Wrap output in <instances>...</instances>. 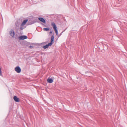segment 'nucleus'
I'll return each mask as SVG.
<instances>
[{"label": "nucleus", "mask_w": 127, "mask_h": 127, "mask_svg": "<svg viewBox=\"0 0 127 127\" xmlns=\"http://www.w3.org/2000/svg\"><path fill=\"white\" fill-rule=\"evenodd\" d=\"M54 35H52L51 37V42L50 43H48V44L44 45L43 47V48L44 49H46L48 48L49 46H51L54 43Z\"/></svg>", "instance_id": "obj_1"}, {"label": "nucleus", "mask_w": 127, "mask_h": 127, "mask_svg": "<svg viewBox=\"0 0 127 127\" xmlns=\"http://www.w3.org/2000/svg\"><path fill=\"white\" fill-rule=\"evenodd\" d=\"M15 70L17 73H19L21 72V69L19 66H18L15 67Z\"/></svg>", "instance_id": "obj_2"}, {"label": "nucleus", "mask_w": 127, "mask_h": 127, "mask_svg": "<svg viewBox=\"0 0 127 127\" xmlns=\"http://www.w3.org/2000/svg\"><path fill=\"white\" fill-rule=\"evenodd\" d=\"M9 33L10 35L12 37H14L15 36V32L13 30H11L9 32Z\"/></svg>", "instance_id": "obj_3"}, {"label": "nucleus", "mask_w": 127, "mask_h": 127, "mask_svg": "<svg viewBox=\"0 0 127 127\" xmlns=\"http://www.w3.org/2000/svg\"><path fill=\"white\" fill-rule=\"evenodd\" d=\"M27 38V37L26 35H23L20 36L19 39L20 40H24Z\"/></svg>", "instance_id": "obj_4"}, {"label": "nucleus", "mask_w": 127, "mask_h": 127, "mask_svg": "<svg viewBox=\"0 0 127 127\" xmlns=\"http://www.w3.org/2000/svg\"><path fill=\"white\" fill-rule=\"evenodd\" d=\"M38 19L42 23L44 24L46 23V21L44 18L42 17H39L38 18Z\"/></svg>", "instance_id": "obj_5"}, {"label": "nucleus", "mask_w": 127, "mask_h": 127, "mask_svg": "<svg viewBox=\"0 0 127 127\" xmlns=\"http://www.w3.org/2000/svg\"><path fill=\"white\" fill-rule=\"evenodd\" d=\"M13 99L16 102H18L19 101V98L16 96H15L13 97Z\"/></svg>", "instance_id": "obj_6"}, {"label": "nucleus", "mask_w": 127, "mask_h": 127, "mask_svg": "<svg viewBox=\"0 0 127 127\" xmlns=\"http://www.w3.org/2000/svg\"><path fill=\"white\" fill-rule=\"evenodd\" d=\"M28 20L27 19H26L24 20L22 22L21 25V26H22L23 25H24L26 23L28 22Z\"/></svg>", "instance_id": "obj_7"}, {"label": "nucleus", "mask_w": 127, "mask_h": 127, "mask_svg": "<svg viewBox=\"0 0 127 127\" xmlns=\"http://www.w3.org/2000/svg\"><path fill=\"white\" fill-rule=\"evenodd\" d=\"M47 82L50 83H52L53 81V80L51 78H48L47 79Z\"/></svg>", "instance_id": "obj_8"}, {"label": "nucleus", "mask_w": 127, "mask_h": 127, "mask_svg": "<svg viewBox=\"0 0 127 127\" xmlns=\"http://www.w3.org/2000/svg\"><path fill=\"white\" fill-rule=\"evenodd\" d=\"M51 25L53 26L54 29L57 28V26L55 23L54 22L52 23Z\"/></svg>", "instance_id": "obj_9"}, {"label": "nucleus", "mask_w": 127, "mask_h": 127, "mask_svg": "<svg viewBox=\"0 0 127 127\" xmlns=\"http://www.w3.org/2000/svg\"><path fill=\"white\" fill-rule=\"evenodd\" d=\"M43 30L46 31H48L49 30V28H44L43 29Z\"/></svg>", "instance_id": "obj_10"}, {"label": "nucleus", "mask_w": 127, "mask_h": 127, "mask_svg": "<svg viewBox=\"0 0 127 127\" xmlns=\"http://www.w3.org/2000/svg\"><path fill=\"white\" fill-rule=\"evenodd\" d=\"M54 31H55V32H56V35H57L58 34V30L57 29H54Z\"/></svg>", "instance_id": "obj_11"}, {"label": "nucleus", "mask_w": 127, "mask_h": 127, "mask_svg": "<svg viewBox=\"0 0 127 127\" xmlns=\"http://www.w3.org/2000/svg\"><path fill=\"white\" fill-rule=\"evenodd\" d=\"M34 22L33 21H31V22H30V25H31L32 24H33L34 23Z\"/></svg>", "instance_id": "obj_12"}, {"label": "nucleus", "mask_w": 127, "mask_h": 127, "mask_svg": "<svg viewBox=\"0 0 127 127\" xmlns=\"http://www.w3.org/2000/svg\"><path fill=\"white\" fill-rule=\"evenodd\" d=\"M33 47V46L31 45H30L29 46V47L30 48H32Z\"/></svg>", "instance_id": "obj_13"}, {"label": "nucleus", "mask_w": 127, "mask_h": 127, "mask_svg": "<svg viewBox=\"0 0 127 127\" xmlns=\"http://www.w3.org/2000/svg\"><path fill=\"white\" fill-rule=\"evenodd\" d=\"M21 27H20V29L21 30H23L24 28H23L22 27V26H21Z\"/></svg>", "instance_id": "obj_14"}, {"label": "nucleus", "mask_w": 127, "mask_h": 127, "mask_svg": "<svg viewBox=\"0 0 127 127\" xmlns=\"http://www.w3.org/2000/svg\"><path fill=\"white\" fill-rule=\"evenodd\" d=\"M45 42H43L41 43V44H43V45H45Z\"/></svg>", "instance_id": "obj_15"}, {"label": "nucleus", "mask_w": 127, "mask_h": 127, "mask_svg": "<svg viewBox=\"0 0 127 127\" xmlns=\"http://www.w3.org/2000/svg\"><path fill=\"white\" fill-rule=\"evenodd\" d=\"M44 42L45 43V44H46V43H48V41H46V42Z\"/></svg>", "instance_id": "obj_16"}, {"label": "nucleus", "mask_w": 127, "mask_h": 127, "mask_svg": "<svg viewBox=\"0 0 127 127\" xmlns=\"http://www.w3.org/2000/svg\"><path fill=\"white\" fill-rule=\"evenodd\" d=\"M52 33V31H50V33L51 34Z\"/></svg>", "instance_id": "obj_17"}, {"label": "nucleus", "mask_w": 127, "mask_h": 127, "mask_svg": "<svg viewBox=\"0 0 127 127\" xmlns=\"http://www.w3.org/2000/svg\"><path fill=\"white\" fill-rule=\"evenodd\" d=\"M63 32H62L60 34V35H61L62 34V33Z\"/></svg>", "instance_id": "obj_18"}, {"label": "nucleus", "mask_w": 127, "mask_h": 127, "mask_svg": "<svg viewBox=\"0 0 127 127\" xmlns=\"http://www.w3.org/2000/svg\"><path fill=\"white\" fill-rule=\"evenodd\" d=\"M15 25H16V26H17V25H16V24H15Z\"/></svg>", "instance_id": "obj_19"}, {"label": "nucleus", "mask_w": 127, "mask_h": 127, "mask_svg": "<svg viewBox=\"0 0 127 127\" xmlns=\"http://www.w3.org/2000/svg\"><path fill=\"white\" fill-rule=\"evenodd\" d=\"M16 29L17 28V27H16Z\"/></svg>", "instance_id": "obj_20"}]
</instances>
